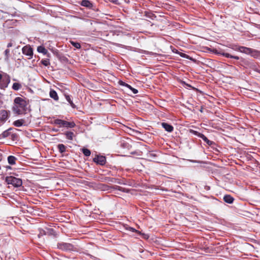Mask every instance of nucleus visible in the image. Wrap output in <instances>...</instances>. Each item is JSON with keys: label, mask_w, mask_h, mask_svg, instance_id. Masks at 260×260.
<instances>
[{"label": "nucleus", "mask_w": 260, "mask_h": 260, "mask_svg": "<svg viewBox=\"0 0 260 260\" xmlns=\"http://www.w3.org/2000/svg\"><path fill=\"white\" fill-rule=\"evenodd\" d=\"M27 103L22 98L17 97L14 101V106L12 108L13 112L17 115L23 114L26 111Z\"/></svg>", "instance_id": "1"}, {"label": "nucleus", "mask_w": 260, "mask_h": 260, "mask_svg": "<svg viewBox=\"0 0 260 260\" xmlns=\"http://www.w3.org/2000/svg\"><path fill=\"white\" fill-rule=\"evenodd\" d=\"M5 182L8 184H11L15 187H19L22 185L21 179L12 176H7L5 178Z\"/></svg>", "instance_id": "2"}, {"label": "nucleus", "mask_w": 260, "mask_h": 260, "mask_svg": "<svg viewBox=\"0 0 260 260\" xmlns=\"http://www.w3.org/2000/svg\"><path fill=\"white\" fill-rule=\"evenodd\" d=\"M57 248L60 250L66 251H75L77 248L72 244L60 242L57 244Z\"/></svg>", "instance_id": "3"}, {"label": "nucleus", "mask_w": 260, "mask_h": 260, "mask_svg": "<svg viewBox=\"0 0 260 260\" xmlns=\"http://www.w3.org/2000/svg\"><path fill=\"white\" fill-rule=\"evenodd\" d=\"M10 82V76L6 73L3 74L1 82L0 83V88L1 89H4L7 87Z\"/></svg>", "instance_id": "4"}, {"label": "nucleus", "mask_w": 260, "mask_h": 260, "mask_svg": "<svg viewBox=\"0 0 260 260\" xmlns=\"http://www.w3.org/2000/svg\"><path fill=\"white\" fill-rule=\"evenodd\" d=\"M22 53L28 57V59H31L33 56L32 48L28 45L24 46L22 49Z\"/></svg>", "instance_id": "5"}, {"label": "nucleus", "mask_w": 260, "mask_h": 260, "mask_svg": "<svg viewBox=\"0 0 260 260\" xmlns=\"http://www.w3.org/2000/svg\"><path fill=\"white\" fill-rule=\"evenodd\" d=\"M94 162L100 165H104L106 162V157L102 155H96L95 157L93 158Z\"/></svg>", "instance_id": "6"}, {"label": "nucleus", "mask_w": 260, "mask_h": 260, "mask_svg": "<svg viewBox=\"0 0 260 260\" xmlns=\"http://www.w3.org/2000/svg\"><path fill=\"white\" fill-rule=\"evenodd\" d=\"M8 118V113L7 111L2 110L0 111V124H3L6 121Z\"/></svg>", "instance_id": "7"}, {"label": "nucleus", "mask_w": 260, "mask_h": 260, "mask_svg": "<svg viewBox=\"0 0 260 260\" xmlns=\"http://www.w3.org/2000/svg\"><path fill=\"white\" fill-rule=\"evenodd\" d=\"M216 53L217 54L221 55L224 56L226 58H234L236 60H239L240 58L239 57H238V56L232 55L230 54V53L224 52L222 50H219V51H216Z\"/></svg>", "instance_id": "8"}, {"label": "nucleus", "mask_w": 260, "mask_h": 260, "mask_svg": "<svg viewBox=\"0 0 260 260\" xmlns=\"http://www.w3.org/2000/svg\"><path fill=\"white\" fill-rule=\"evenodd\" d=\"M54 230L52 229L46 228V230L40 229L38 237L40 238L41 236H43V235H45L47 234H52Z\"/></svg>", "instance_id": "9"}, {"label": "nucleus", "mask_w": 260, "mask_h": 260, "mask_svg": "<svg viewBox=\"0 0 260 260\" xmlns=\"http://www.w3.org/2000/svg\"><path fill=\"white\" fill-rule=\"evenodd\" d=\"M235 50L239 51L240 52L245 53L246 54H250L251 48H248L244 46H239L234 49Z\"/></svg>", "instance_id": "10"}, {"label": "nucleus", "mask_w": 260, "mask_h": 260, "mask_svg": "<svg viewBox=\"0 0 260 260\" xmlns=\"http://www.w3.org/2000/svg\"><path fill=\"white\" fill-rule=\"evenodd\" d=\"M81 5L91 9H93V4L88 0H82L81 2Z\"/></svg>", "instance_id": "11"}, {"label": "nucleus", "mask_w": 260, "mask_h": 260, "mask_svg": "<svg viewBox=\"0 0 260 260\" xmlns=\"http://www.w3.org/2000/svg\"><path fill=\"white\" fill-rule=\"evenodd\" d=\"M37 51L39 53H42L44 55H47L48 57L51 56V54L48 52L47 50L43 46H38L37 48Z\"/></svg>", "instance_id": "12"}, {"label": "nucleus", "mask_w": 260, "mask_h": 260, "mask_svg": "<svg viewBox=\"0 0 260 260\" xmlns=\"http://www.w3.org/2000/svg\"><path fill=\"white\" fill-rule=\"evenodd\" d=\"M161 126L166 131L168 132H172L174 129L173 126L168 123L162 122L161 123Z\"/></svg>", "instance_id": "13"}, {"label": "nucleus", "mask_w": 260, "mask_h": 260, "mask_svg": "<svg viewBox=\"0 0 260 260\" xmlns=\"http://www.w3.org/2000/svg\"><path fill=\"white\" fill-rule=\"evenodd\" d=\"M25 122L24 119H20L14 121L13 124L16 127H20L25 125Z\"/></svg>", "instance_id": "14"}, {"label": "nucleus", "mask_w": 260, "mask_h": 260, "mask_svg": "<svg viewBox=\"0 0 260 260\" xmlns=\"http://www.w3.org/2000/svg\"><path fill=\"white\" fill-rule=\"evenodd\" d=\"M64 120L60 119H55L51 122L52 124L58 125L60 127H63Z\"/></svg>", "instance_id": "15"}, {"label": "nucleus", "mask_w": 260, "mask_h": 260, "mask_svg": "<svg viewBox=\"0 0 260 260\" xmlns=\"http://www.w3.org/2000/svg\"><path fill=\"white\" fill-rule=\"evenodd\" d=\"M234 200V198L231 195L226 194L223 197V201L228 204H232Z\"/></svg>", "instance_id": "16"}, {"label": "nucleus", "mask_w": 260, "mask_h": 260, "mask_svg": "<svg viewBox=\"0 0 260 260\" xmlns=\"http://www.w3.org/2000/svg\"><path fill=\"white\" fill-rule=\"evenodd\" d=\"M63 135L66 136V138L69 140H73L74 137V134L71 131H67Z\"/></svg>", "instance_id": "17"}, {"label": "nucleus", "mask_w": 260, "mask_h": 260, "mask_svg": "<svg viewBox=\"0 0 260 260\" xmlns=\"http://www.w3.org/2000/svg\"><path fill=\"white\" fill-rule=\"evenodd\" d=\"M12 129V128H9V129L3 132V133L0 135V136L3 138H6L9 136H10L11 132L10 131Z\"/></svg>", "instance_id": "18"}, {"label": "nucleus", "mask_w": 260, "mask_h": 260, "mask_svg": "<svg viewBox=\"0 0 260 260\" xmlns=\"http://www.w3.org/2000/svg\"><path fill=\"white\" fill-rule=\"evenodd\" d=\"M76 126V124L74 121L68 122L64 120V127L66 128H73Z\"/></svg>", "instance_id": "19"}, {"label": "nucleus", "mask_w": 260, "mask_h": 260, "mask_svg": "<svg viewBox=\"0 0 260 260\" xmlns=\"http://www.w3.org/2000/svg\"><path fill=\"white\" fill-rule=\"evenodd\" d=\"M200 138L202 139L208 145L211 146L214 144V142L208 139V138L203 134L200 135Z\"/></svg>", "instance_id": "20"}, {"label": "nucleus", "mask_w": 260, "mask_h": 260, "mask_svg": "<svg viewBox=\"0 0 260 260\" xmlns=\"http://www.w3.org/2000/svg\"><path fill=\"white\" fill-rule=\"evenodd\" d=\"M49 95L55 101H58V96L57 95V92L55 90L51 89L49 92Z\"/></svg>", "instance_id": "21"}, {"label": "nucleus", "mask_w": 260, "mask_h": 260, "mask_svg": "<svg viewBox=\"0 0 260 260\" xmlns=\"http://www.w3.org/2000/svg\"><path fill=\"white\" fill-rule=\"evenodd\" d=\"M16 159L17 158L13 155H10L8 157V163L11 165H15Z\"/></svg>", "instance_id": "22"}, {"label": "nucleus", "mask_w": 260, "mask_h": 260, "mask_svg": "<svg viewBox=\"0 0 260 260\" xmlns=\"http://www.w3.org/2000/svg\"><path fill=\"white\" fill-rule=\"evenodd\" d=\"M259 54L260 52L257 50L251 49V52L250 53V55H251V56L254 57V58H257L259 56Z\"/></svg>", "instance_id": "23"}, {"label": "nucleus", "mask_w": 260, "mask_h": 260, "mask_svg": "<svg viewBox=\"0 0 260 260\" xmlns=\"http://www.w3.org/2000/svg\"><path fill=\"white\" fill-rule=\"evenodd\" d=\"M57 148L58 149L59 152L61 153H63L66 151V147L62 144H58L57 145Z\"/></svg>", "instance_id": "24"}, {"label": "nucleus", "mask_w": 260, "mask_h": 260, "mask_svg": "<svg viewBox=\"0 0 260 260\" xmlns=\"http://www.w3.org/2000/svg\"><path fill=\"white\" fill-rule=\"evenodd\" d=\"M66 100L69 103L70 106L73 108H76V106L73 103L72 100H71V97L70 95H66Z\"/></svg>", "instance_id": "25"}, {"label": "nucleus", "mask_w": 260, "mask_h": 260, "mask_svg": "<svg viewBox=\"0 0 260 260\" xmlns=\"http://www.w3.org/2000/svg\"><path fill=\"white\" fill-rule=\"evenodd\" d=\"M5 60L8 62L9 61L10 58V50L9 49H7L5 50Z\"/></svg>", "instance_id": "26"}, {"label": "nucleus", "mask_w": 260, "mask_h": 260, "mask_svg": "<svg viewBox=\"0 0 260 260\" xmlns=\"http://www.w3.org/2000/svg\"><path fill=\"white\" fill-rule=\"evenodd\" d=\"M21 88V85L17 82L13 83L12 89L14 90H18Z\"/></svg>", "instance_id": "27"}, {"label": "nucleus", "mask_w": 260, "mask_h": 260, "mask_svg": "<svg viewBox=\"0 0 260 260\" xmlns=\"http://www.w3.org/2000/svg\"><path fill=\"white\" fill-rule=\"evenodd\" d=\"M41 63L46 67L49 66L50 64L49 59L48 58L42 59L41 60Z\"/></svg>", "instance_id": "28"}, {"label": "nucleus", "mask_w": 260, "mask_h": 260, "mask_svg": "<svg viewBox=\"0 0 260 260\" xmlns=\"http://www.w3.org/2000/svg\"><path fill=\"white\" fill-rule=\"evenodd\" d=\"M82 152L85 156H90V155L91 154V152H90V150H89L87 148H83Z\"/></svg>", "instance_id": "29"}, {"label": "nucleus", "mask_w": 260, "mask_h": 260, "mask_svg": "<svg viewBox=\"0 0 260 260\" xmlns=\"http://www.w3.org/2000/svg\"><path fill=\"white\" fill-rule=\"evenodd\" d=\"M71 44L76 48L77 49H80L81 48V45L79 43L74 42V41H70Z\"/></svg>", "instance_id": "30"}, {"label": "nucleus", "mask_w": 260, "mask_h": 260, "mask_svg": "<svg viewBox=\"0 0 260 260\" xmlns=\"http://www.w3.org/2000/svg\"><path fill=\"white\" fill-rule=\"evenodd\" d=\"M190 132L191 133H192V134L198 136V137L200 138V135H202V134L197 132V131H194V130H192V129H191L190 130Z\"/></svg>", "instance_id": "31"}, {"label": "nucleus", "mask_w": 260, "mask_h": 260, "mask_svg": "<svg viewBox=\"0 0 260 260\" xmlns=\"http://www.w3.org/2000/svg\"><path fill=\"white\" fill-rule=\"evenodd\" d=\"M128 89H129L134 94H136L138 92V91L137 89L133 88V87H132L131 85H128V86H127V87Z\"/></svg>", "instance_id": "32"}, {"label": "nucleus", "mask_w": 260, "mask_h": 260, "mask_svg": "<svg viewBox=\"0 0 260 260\" xmlns=\"http://www.w3.org/2000/svg\"><path fill=\"white\" fill-rule=\"evenodd\" d=\"M118 83L119 85L123 86L126 87H127V86L129 85V84L126 83L125 82H124L122 81H121V80L118 82Z\"/></svg>", "instance_id": "33"}, {"label": "nucleus", "mask_w": 260, "mask_h": 260, "mask_svg": "<svg viewBox=\"0 0 260 260\" xmlns=\"http://www.w3.org/2000/svg\"><path fill=\"white\" fill-rule=\"evenodd\" d=\"M113 178H112L107 177L104 178V180L105 181H107V182H113Z\"/></svg>", "instance_id": "34"}, {"label": "nucleus", "mask_w": 260, "mask_h": 260, "mask_svg": "<svg viewBox=\"0 0 260 260\" xmlns=\"http://www.w3.org/2000/svg\"><path fill=\"white\" fill-rule=\"evenodd\" d=\"M10 137L11 139L15 140L17 137V135L16 134H11Z\"/></svg>", "instance_id": "35"}, {"label": "nucleus", "mask_w": 260, "mask_h": 260, "mask_svg": "<svg viewBox=\"0 0 260 260\" xmlns=\"http://www.w3.org/2000/svg\"><path fill=\"white\" fill-rule=\"evenodd\" d=\"M146 16H147V17H149L151 19H153V17H156V16L154 14H146Z\"/></svg>", "instance_id": "36"}, {"label": "nucleus", "mask_w": 260, "mask_h": 260, "mask_svg": "<svg viewBox=\"0 0 260 260\" xmlns=\"http://www.w3.org/2000/svg\"><path fill=\"white\" fill-rule=\"evenodd\" d=\"M190 162H193V163H196V162H198V163H200L201 162V161H198V160H191V159H189L188 160Z\"/></svg>", "instance_id": "37"}, {"label": "nucleus", "mask_w": 260, "mask_h": 260, "mask_svg": "<svg viewBox=\"0 0 260 260\" xmlns=\"http://www.w3.org/2000/svg\"><path fill=\"white\" fill-rule=\"evenodd\" d=\"M13 44L12 43H9L8 44H7V47L8 48H10V47H11L12 46Z\"/></svg>", "instance_id": "38"}, {"label": "nucleus", "mask_w": 260, "mask_h": 260, "mask_svg": "<svg viewBox=\"0 0 260 260\" xmlns=\"http://www.w3.org/2000/svg\"><path fill=\"white\" fill-rule=\"evenodd\" d=\"M149 156L152 157H154L156 156V155L154 153H149Z\"/></svg>", "instance_id": "39"}, {"label": "nucleus", "mask_w": 260, "mask_h": 260, "mask_svg": "<svg viewBox=\"0 0 260 260\" xmlns=\"http://www.w3.org/2000/svg\"><path fill=\"white\" fill-rule=\"evenodd\" d=\"M145 54H153L154 53L152 52H149V51H145Z\"/></svg>", "instance_id": "40"}, {"label": "nucleus", "mask_w": 260, "mask_h": 260, "mask_svg": "<svg viewBox=\"0 0 260 260\" xmlns=\"http://www.w3.org/2000/svg\"><path fill=\"white\" fill-rule=\"evenodd\" d=\"M110 2L113 3H115V4H116L117 3V0H109Z\"/></svg>", "instance_id": "41"}, {"label": "nucleus", "mask_w": 260, "mask_h": 260, "mask_svg": "<svg viewBox=\"0 0 260 260\" xmlns=\"http://www.w3.org/2000/svg\"><path fill=\"white\" fill-rule=\"evenodd\" d=\"M256 72L260 73V70H259L258 68H255L254 69Z\"/></svg>", "instance_id": "42"}, {"label": "nucleus", "mask_w": 260, "mask_h": 260, "mask_svg": "<svg viewBox=\"0 0 260 260\" xmlns=\"http://www.w3.org/2000/svg\"><path fill=\"white\" fill-rule=\"evenodd\" d=\"M130 131H132L134 133H139L138 131L132 130L131 129H130Z\"/></svg>", "instance_id": "43"}, {"label": "nucleus", "mask_w": 260, "mask_h": 260, "mask_svg": "<svg viewBox=\"0 0 260 260\" xmlns=\"http://www.w3.org/2000/svg\"><path fill=\"white\" fill-rule=\"evenodd\" d=\"M53 131L54 132H57L58 131V129H55V128H54V129H53Z\"/></svg>", "instance_id": "44"}, {"label": "nucleus", "mask_w": 260, "mask_h": 260, "mask_svg": "<svg viewBox=\"0 0 260 260\" xmlns=\"http://www.w3.org/2000/svg\"><path fill=\"white\" fill-rule=\"evenodd\" d=\"M131 230H132L133 232H134V231L135 230L134 229H133V228H131Z\"/></svg>", "instance_id": "45"}, {"label": "nucleus", "mask_w": 260, "mask_h": 260, "mask_svg": "<svg viewBox=\"0 0 260 260\" xmlns=\"http://www.w3.org/2000/svg\"><path fill=\"white\" fill-rule=\"evenodd\" d=\"M185 54H183V55H181V57H184Z\"/></svg>", "instance_id": "46"}]
</instances>
